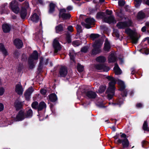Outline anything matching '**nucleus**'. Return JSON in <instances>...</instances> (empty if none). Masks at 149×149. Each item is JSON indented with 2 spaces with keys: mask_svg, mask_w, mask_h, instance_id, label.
Segmentation results:
<instances>
[{
  "mask_svg": "<svg viewBox=\"0 0 149 149\" xmlns=\"http://www.w3.org/2000/svg\"><path fill=\"white\" fill-rule=\"evenodd\" d=\"M4 106L3 104L1 103H0V111L3 110Z\"/></svg>",
  "mask_w": 149,
  "mask_h": 149,
  "instance_id": "obj_54",
  "label": "nucleus"
},
{
  "mask_svg": "<svg viewBox=\"0 0 149 149\" xmlns=\"http://www.w3.org/2000/svg\"><path fill=\"white\" fill-rule=\"evenodd\" d=\"M96 61L102 63L104 62L106 60V58L103 56H100L96 58Z\"/></svg>",
  "mask_w": 149,
  "mask_h": 149,
  "instance_id": "obj_35",
  "label": "nucleus"
},
{
  "mask_svg": "<svg viewBox=\"0 0 149 149\" xmlns=\"http://www.w3.org/2000/svg\"><path fill=\"white\" fill-rule=\"evenodd\" d=\"M46 92L47 91L46 90L43 88L41 89L40 90V93L43 95H45L46 93Z\"/></svg>",
  "mask_w": 149,
  "mask_h": 149,
  "instance_id": "obj_52",
  "label": "nucleus"
},
{
  "mask_svg": "<svg viewBox=\"0 0 149 149\" xmlns=\"http://www.w3.org/2000/svg\"><path fill=\"white\" fill-rule=\"evenodd\" d=\"M117 142L119 143H122L124 148L127 147L129 144V141L127 138L124 139H119L118 140Z\"/></svg>",
  "mask_w": 149,
  "mask_h": 149,
  "instance_id": "obj_17",
  "label": "nucleus"
},
{
  "mask_svg": "<svg viewBox=\"0 0 149 149\" xmlns=\"http://www.w3.org/2000/svg\"><path fill=\"white\" fill-rule=\"evenodd\" d=\"M18 2L15 1H12L10 4L9 7L14 13H18L19 12V8Z\"/></svg>",
  "mask_w": 149,
  "mask_h": 149,
  "instance_id": "obj_6",
  "label": "nucleus"
},
{
  "mask_svg": "<svg viewBox=\"0 0 149 149\" xmlns=\"http://www.w3.org/2000/svg\"><path fill=\"white\" fill-rule=\"evenodd\" d=\"M88 48L87 47H84L81 49V51L84 53L86 52L88 50Z\"/></svg>",
  "mask_w": 149,
  "mask_h": 149,
  "instance_id": "obj_50",
  "label": "nucleus"
},
{
  "mask_svg": "<svg viewBox=\"0 0 149 149\" xmlns=\"http://www.w3.org/2000/svg\"><path fill=\"white\" fill-rule=\"evenodd\" d=\"M66 10L65 9H61L60 10V17H61L63 19L70 18L71 15L69 13H66Z\"/></svg>",
  "mask_w": 149,
  "mask_h": 149,
  "instance_id": "obj_12",
  "label": "nucleus"
},
{
  "mask_svg": "<svg viewBox=\"0 0 149 149\" xmlns=\"http://www.w3.org/2000/svg\"><path fill=\"white\" fill-rule=\"evenodd\" d=\"M14 45L18 49L21 48L23 46V43L22 41L19 38H16L14 41Z\"/></svg>",
  "mask_w": 149,
  "mask_h": 149,
  "instance_id": "obj_13",
  "label": "nucleus"
},
{
  "mask_svg": "<svg viewBox=\"0 0 149 149\" xmlns=\"http://www.w3.org/2000/svg\"><path fill=\"white\" fill-rule=\"evenodd\" d=\"M5 92V89L3 87H0V96L2 95Z\"/></svg>",
  "mask_w": 149,
  "mask_h": 149,
  "instance_id": "obj_48",
  "label": "nucleus"
},
{
  "mask_svg": "<svg viewBox=\"0 0 149 149\" xmlns=\"http://www.w3.org/2000/svg\"><path fill=\"white\" fill-rule=\"evenodd\" d=\"M59 73L60 77H65L68 73V70L67 68L64 66L62 67L60 69Z\"/></svg>",
  "mask_w": 149,
  "mask_h": 149,
  "instance_id": "obj_19",
  "label": "nucleus"
},
{
  "mask_svg": "<svg viewBox=\"0 0 149 149\" xmlns=\"http://www.w3.org/2000/svg\"><path fill=\"white\" fill-rule=\"evenodd\" d=\"M143 129L145 131H149V128L148 127L147 124V122L145 121L143 125Z\"/></svg>",
  "mask_w": 149,
  "mask_h": 149,
  "instance_id": "obj_39",
  "label": "nucleus"
},
{
  "mask_svg": "<svg viewBox=\"0 0 149 149\" xmlns=\"http://www.w3.org/2000/svg\"><path fill=\"white\" fill-rule=\"evenodd\" d=\"M72 45L74 47H77L80 44V43L79 41L76 40L73 41L72 43Z\"/></svg>",
  "mask_w": 149,
  "mask_h": 149,
  "instance_id": "obj_44",
  "label": "nucleus"
},
{
  "mask_svg": "<svg viewBox=\"0 0 149 149\" xmlns=\"http://www.w3.org/2000/svg\"><path fill=\"white\" fill-rule=\"evenodd\" d=\"M120 137L121 138H123L124 139L127 138L126 135L124 134H122L120 135Z\"/></svg>",
  "mask_w": 149,
  "mask_h": 149,
  "instance_id": "obj_60",
  "label": "nucleus"
},
{
  "mask_svg": "<svg viewBox=\"0 0 149 149\" xmlns=\"http://www.w3.org/2000/svg\"><path fill=\"white\" fill-rule=\"evenodd\" d=\"M100 35L97 34H91L90 35V37L93 39V40H94L96 38H98Z\"/></svg>",
  "mask_w": 149,
  "mask_h": 149,
  "instance_id": "obj_41",
  "label": "nucleus"
},
{
  "mask_svg": "<svg viewBox=\"0 0 149 149\" xmlns=\"http://www.w3.org/2000/svg\"><path fill=\"white\" fill-rule=\"evenodd\" d=\"M125 32L130 36V38L133 43H137L139 39L138 33L128 28L126 29Z\"/></svg>",
  "mask_w": 149,
  "mask_h": 149,
  "instance_id": "obj_5",
  "label": "nucleus"
},
{
  "mask_svg": "<svg viewBox=\"0 0 149 149\" xmlns=\"http://www.w3.org/2000/svg\"><path fill=\"white\" fill-rule=\"evenodd\" d=\"M27 10L24 7H22L19 12L20 16L21 18L23 20H24L27 15Z\"/></svg>",
  "mask_w": 149,
  "mask_h": 149,
  "instance_id": "obj_18",
  "label": "nucleus"
},
{
  "mask_svg": "<svg viewBox=\"0 0 149 149\" xmlns=\"http://www.w3.org/2000/svg\"><path fill=\"white\" fill-rule=\"evenodd\" d=\"M67 40L68 43H69L71 42V38L70 36H68L67 38Z\"/></svg>",
  "mask_w": 149,
  "mask_h": 149,
  "instance_id": "obj_55",
  "label": "nucleus"
},
{
  "mask_svg": "<svg viewBox=\"0 0 149 149\" xmlns=\"http://www.w3.org/2000/svg\"><path fill=\"white\" fill-rule=\"evenodd\" d=\"M110 81L109 83V86L108 88L106 93L107 94L108 98L109 100L111 99L114 95L115 88V85L116 81L117 82L118 84L120 87V90L121 91V95L123 97L126 96L127 94V89H125V86L124 82L120 79L116 80L113 77L107 76L106 77Z\"/></svg>",
  "mask_w": 149,
  "mask_h": 149,
  "instance_id": "obj_1",
  "label": "nucleus"
},
{
  "mask_svg": "<svg viewBox=\"0 0 149 149\" xmlns=\"http://www.w3.org/2000/svg\"><path fill=\"white\" fill-rule=\"evenodd\" d=\"M113 70L116 74L119 75L121 73V70L119 67L118 66L117 64H115Z\"/></svg>",
  "mask_w": 149,
  "mask_h": 149,
  "instance_id": "obj_27",
  "label": "nucleus"
},
{
  "mask_svg": "<svg viewBox=\"0 0 149 149\" xmlns=\"http://www.w3.org/2000/svg\"><path fill=\"white\" fill-rule=\"evenodd\" d=\"M135 1V6L136 7H138L141 3L142 0H134Z\"/></svg>",
  "mask_w": 149,
  "mask_h": 149,
  "instance_id": "obj_43",
  "label": "nucleus"
},
{
  "mask_svg": "<svg viewBox=\"0 0 149 149\" xmlns=\"http://www.w3.org/2000/svg\"><path fill=\"white\" fill-rule=\"evenodd\" d=\"M95 20L93 18H88L86 19L85 20V23L82 22V25L86 28L89 29L91 28V25L94 24Z\"/></svg>",
  "mask_w": 149,
  "mask_h": 149,
  "instance_id": "obj_9",
  "label": "nucleus"
},
{
  "mask_svg": "<svg viewBox=\"0 0 149 149\" xmlns=\"http://www.w3.org/2000/svg\"><path fill=\"white\" fill-rule=\"evenodd\" d=\"M145 41H146L149 44V38H145Z\"/></svg>",
  "mask_w": 149,
  "mask_h": 149,
  "instance_id": "obj_64",
  "label": "nucleus"
},
{
  "mask_svg": "<svg viewBox=\"0 0 149 149\" xmlns=\"http://www.w3.org/2000/svg\"><path fill=\"white\" fill-rule=\"evenodd\" d=\"M106 88V86H101L99 89L98 92L100 93H102L104 91Z\"/></svg>",
  "mask_w": 149,
  "mask_h": 149,
  "instance_id": "obj_36",
  "label": "nucleus"
},
{
  "mask_svg": "<svg viewBox=\"0 0 149 149\" xmlns=\"http://www.w3.org/2000/svg\"><path fill=\"white\" fill-rule=\"evenodd\" d=\"M38 22H40V26L39 27L40 28V32H41V31L42 32V22L41 20V19H40L38 17Z\"/></svg>",
  "mask_w": 149,
  "mask_h": 149,
  "instance_id": "obj_49",
  "label": "nucleus"
},
{
  "mask_svg": "<svg viewBox=\"0 0 149 149\" xmlns=\"http://www.w3.org/2000/svg\"><path fill=\"white\" fill-rule=\"evenodd\" d=\"M123 99L120 98L117 101V104L120 105L123 103Z\"/></svg>",
  "mask_w": 149,
  "mask_h": 149,
  "instance_id": "obj_45",
  "label": "nucleus"
},
{
  "mask_svg": "<svg viewBox=\"0 0 149 149\" xmlns=\"http://www.w3.org/2000/svg\"><path fill=\"white\" fill-rule=\"evenodd\" d=\"M46 107V104L45 103L43 102H41L40 103L39 106L38 107V111L41 110Z\"/></svg>",
  "mask_w": 149,
  "mask_h": 149,
  "instance_id": "obj_33",
  "label": "nucleus"
},
{
  "mask_svg": "<svg viewBox=\"0 0 149 149\" xmlns=\"http://www.w3.org/2000/svg\"><path fill=\"white\" fill-rule=\"evenodd\" d=\"M31 20L33 22H37V14L34 13L30 17Z\"/></svg>",
  "mask_w": 149,
  "mask_h": 149,
  "instance_id": "obj_31",
  "label": "nucleus"
},
{
  "mask_svg": "<svg viewBox=\"0 0 149 149\" xmlns=\"http://www.w3.org/2000/svg\"><path fill=\"white\" fill-rule=\"evenodd\" d=\"M106 12L107 14L110 15L109 16H106L105 14L103 13H97L96 17L98 19H103L104 21L106 23L110 24L111 23H115L116 22V20L115 19L113 16L111 15L112 13L111 10L109 11L106 10Z\"/></svg>",
  "mask_w": 149,
  "mask_h": 149,
  "instance_id": "obj_2",
  "label": "nucleus"
},
{
  "mask_svg": "<svg viewBox=\"0 0 149 149\" xmlns=\"http://www.w3.org/2000/svg\"><path fill=\"white\" fill-rule=\"evenodd\" d=\"M111 48L110 44L107 39H106L104 44V50L105 51L109 52Z\"/></svg>",
  "mask_w": 149,
  "mask_h": 149,
  "instance_id": "obj_26",
  "label": "nucleus"
},
{
  "mask_svg": "<svg viewBox=\"0 0 149 149\" xmlns=\"http://www.w3.org/2000/svg\"><path fill=\"white\" fill-rule=\"evenodd\" d=\"M55 5L54 3H51L50 4V9L49 11V13H52L54 11Z\"/></svg>",
  "mask_w": 149,
  "mask_h": 149,
  "instance_id": "obj_37",
  "label": "nucleus"
},
{
  "mask_svg": "<svg viewBox=\"0 0 149 149\" xmlns=\"http://www.w3.org/2000/svg\"><path fill=\"white\" fill-rule=\"evenodd\" d=\"M7 3H6L1 5L0 8V11L2 13L5 12L6 9L7 8Z\"/></svg>",
  "mask_w": 149,
  "mask_h": 149,
  "instance_id": "obj_34",
  "label": "nucleus"
},
{
  "mask_svg": "<svg viewBox=\"0 0 149 149\" xmlns=\"http://www.w3.org/2000/svg\"><path fill=\"white\" fill-rule=\"evenodd\" d=\"M25 118L24 112L22 110H19V112L16 116L17 121H20L22 120Z\"/></svg>",
  "mask_w": 149,
  "mask_h": 149,
  "instance_id": "obj_15",
  "label": "nucleus"
},
{
  "mask_svg": "<svg viewBox=\"0 0 149 149\" xmlns=\"http://www.w3.org/2000/svg\"><path fill=\"white\" fill-rule=\"evenodd\" d=\"M38 2L41 5H43L44 4V2L43 0H38Z\"/></svg>",
  "mask_w": 149,
  "mask_h": 149,
  "instance_id": "obj_61",
  "label": "nucleus"
},
{
  "mask_svg": "<svg viewBox=\"0 0 149 149\" xmlns=\"http://www.w3.org/2000/svg\"><path fill=\"white\" fill-rule=\"evenodd\" d=\"M14 55L16 58H18L19 56V52L17 51H15L14 52Z\"/></svg>",
  "mask_w": 149,
  "mask_h": 149,
  "instance_id": "obj_59",
  "label": "nucleus"
},
{
  "mask_svg": "<svg viewBox=\"0 0 149 149\" xmlns=\"http://www.w3.org/2000/svg\"><path fill=\"white\" fill-rule=\"evenodd\" d=\"M84 93L88 98H94L97 96V95L95 92L91 91H85Z\"/></svg>",
  "mask_w": 149,
  "mask_h": 149,
  "instance_id": "obj_20",
  "label": "nucleus"
},
{
  "mask_svg": "<svg viewBox=\"0 0 149 149\" xmlns=\"http://www.w3.org/2000/svg\"><path fill=\"white\" fill-rule=\"evenodd\" d=\"M77 31L79 33H80L82 31L81 27V26L77 25L76 27Z\"/></svg>",
  "mask_w": 149,
  "mask_h": 149,
  "instance_id": "obj_46",
  "label": "nucleus"
},
{
  "mask_svg": "<svg viewBox=\"0 0 149 149\" xmlns=\"http://www.w3.org/2000/svg\"><path fill=\"white\" fill-rule=\"evenodd\" d=\"M63 24H61L56 26L55 27L56 32L57 33H59L63 31Z\"/></svg>",
  "mask_w": 149,
  "mask_h": 149,
  "instance_id": "obj_28",
  "label": "nucleus"
},
{
  "mask_svg": "<svg viewBox=\"0 0 149 149\" xmlns=\"http://www.w3.org/2000/svg\"><path fill=\"white\" fill-rule=\"evenodd\" d=\"M34 91L33 88L31 86L25 91L24 95L26 100L29 101L30 100L31 96Z\"/></svg>",
  "mask_w": 149,
  "mask_h": 149,
  "instance_id": "obj_10",
  "label": "nucleus"
},
{
  "mask_svg": "<svg viewBox=\"0 0 149 149\" xmlns=\"http://www.w3.org/2000/svg\"><path fill=\"white\" fill-rule=\"evenodd\" d=\"M132 23L131 21H129L128 23L126 22H119L117 25V27L119 29L123 28L126 26H130Z\"/></svg>",
  "mask_w": 149,
  "mask_h": 149,
  "instance_id": "obj_14",
  "label": "nucleus"
},
{
  "mask_svg": "<svg viewBox=\"0 0 149 149\" xmlns=\"http://www.w3.org/2000/svg\"><path fill=\"white\" fill-rule=\"evenodd\" d=\"M38 58H39V68H38V72L42 69L44 65H47L48 62V59L47 58L45 59L41 55L40 53H39V55L38 54Z\"/></svg>",
  "mask_w": 149,
  "mask_h": 149,
  "instance_id": "obj_7",
  "label": "nucleus"
},
{
  "mask_svg": "<svg viewBox=\"0 0 149 149\" xmlns=\"http://www.w3.org/2000/svg\"><path fill=\"white\" fill-rule=\"evenodd\" d=\"M103 43V41L101 40L98 39L95 40L93 45V48L92 52L93 55L98 54L101 52V47Z\"/></svg>",
  "mask_w": 149,
  "mask_h": 149,
  "instance_id": "obj_3",
  "label": "nucleus"
},
{
  "mask_svg": "<svg viewBox=\"0 0 149 149\" xmlns=\"http://www.w3.org/2000/svg\"><path fill=\"white\" fill-rule=\"evenodd\" d=\"M24 114L25 118H31L33 115L32 110L30 108L28 107L26 109Z\"/></svg>",
  "mask_w": 149,
  "mask_h": 149,
  "instance_id": "obj_22",
  "label": "nucleus"
},
{
  "mask_svg": "<svg viewBox=\"0 0 149 149\" xmlns=\"http://www.w3.org/2000/svg\"><path fill=\"white\" fill-rule=\"evenodd\" d=\"M2 28L3 32L6 33H9L11 29L10 25L7 24H3Z\"/></svg>",
  "mask_w": 149,
  "mask_h": 149,
  "instance_id": "obj_21",
  "label": "nucleus"
},
{
  "mask_svg": "<svg viewBox=\"0 0 149 149\" xmlns=\"http://www.w3.org/2000/svg\"><path fill=\"white\" fill-rule=\"evenodd\" d=\"M0 51L5 56H6L8 55V52L6 49L4 45L1 43H0Z\"/></svg>",
  "mask_w": 149,
  "mask_h": 149,
  "instance_id": "obj_24",
  "label": "nucleus"
},
{
  "mask_svg": "<svg viewBox=\"0 0 149 149\" xmlns=\"http://www.w3.org/2000/svg\"><path fill=\"white\" fill-rule=\"evenodd\" d=\"M118 15L121 18V19H122L124 17V15L122 14V12L120 11L119 13H118Z\"/></svg>",
  "mask_w": 149,
  "mask_h": 149,
  "instance_id": "obj_51",
  "label": "nucleus"
},
{
  "mask_svg": "<svg viewBox=\"0 0 149 149\" xmlns=\"http://www.w3.org/2000/svg\"><path fill=\"white\" fill-rule=\"evenodd\" d=\"M13 106L16 111L21 110L23 108V104L19 98L16 99L14 101Z\"/></svg>",
  "mask_w": 149,
  "mask_h": 149,
  "instance_id": "obj_8",
  "label": "nucleus"
},
{
  "mask_svg": "<svg viewBox=\"0 0 149 149\" xmlns=\"http://www.w3.org/2000/svg\"><path fill=\"white\" fill-rule=\"evenodd\" d=\"M145 17V14L142 11H139L138 14L137 18L138 19H142Z\"/></svg>",
  "mask_w": 149,
  "mask_h": 149,
  "instance_id": "obj_30",
  "label": "nucleus"
},
{
  "mask_svg": "<svg viewBox=\"0 0 149 149\" xmlns=\"http://www.w3.org/2000/svg\"><path fill=\"white\" fill-rule=\"evenodd\" d=\"M146 30V27L145 26L142 27L141 29V31L142 32H145Z\"/></svg>",
  "mask_w": 149,
  "mask_h": 149,
  "instance_id": "obj_58",
  "label": "nucleus"
},
{
  "mask_svg": "<svg viewBox=\"0 0 149 149\" xmlns=\"http://www.w3.org/2000/svg\"><path fill=\"white\" fill-rule=\"evenodd\" d=\"M116 59L115 54L111 53L108 57V61L109 63L115 62Z\"/></svg>",
  "mask_w": 149,
  "mask_h": 149,
  "instance_id": "obj_25",
  "label": "nucleus"
},
{
  "mask_svg": "<svg viewBox=\"0 0 149 149\" xmlns=\"http://www.w3.org/2000/svg\"><path fill=\"white\" fill-rule=\"evenodd\" d=\"M142 106L143 105L142 104L140 103H139L137 104L136 107L138 108H140L142 107Z\"/></svg>",
  "mask_w": 149,
  "mask_h": 149,
  "instance_id": "obj_56",
  "label": "nucleus"
},
{
  "mask_svg": "<svg viewBox=\"0 0 149 149\" xmlns=\"http://www.w3.org/2000/svg\"><path fill=\"white\" fill-rule=\"evenodd\" d=\"M53 47L54 49V52L56 53L61 50V47L57 38L55 39L53 42Z\"/></svg>",
  "mask_w": 149,
  "mask_h": 149,
  "instance_id": "obj_11",
  "label": "nucleus"
},
{
  "mask_svg": "<svg viewBox=\"0 0 149 149\" xmlns=\"http://www.w3.org/2000/svg\"><path fill=\"white\" fill-rule=\"evenodd\" d=\"M97 105L100 108H103L105 107L102 104H97Z\"/></svg>",
  "mask_w": 149,
  "mask_h": 149,
  "instance_id": "obj_62",
  "label": "nucleus"
},
{
  "mask_svg": "<svg viewBox=\"0 0 149 149\" xmlns=\"http://www.w3.org/2000/svg\"><path fill=\"white\" fill-rule=\"evenodd\" d=\"M67 9L68 10H72V7L71 6H68L67 7Z\"/></svg>",
  "mask_w": 149,
  "mask_h": 149,
  "instance_id": "obj_63",
  "label": "nucleus"
},
{
  "mask_svg": "<svg viewBox=\"0 0 149 149\" xmlns=\"http://www.w3.org/2000/svg\"><path fill=\"white\" fill-rule=\"evenodd\" d=\"M69 56L71 60L74 61V57L75 56V54L73 49H71L70 51Z\"/></svg>",
  "mask_w": 149,
  "mask_h": 149,
  "instance_id": "obj_32",
  "label": "nucleus"
},
{
  "mask_svg": "<svg viewBox=\"0 0 149 149\" xmlns=\"http://www.w3.org/2000/svg\"><path fill=\"white\" fill-rule=\"evenodd\" d=\"M113 36H116L118 38L119 37V34L118 30L116 29H114L113 30Z\"/></svg>",
  "mask_w": 149,
  "mask_h": 149,
  "instance_id": "obj_40",
  "label": "nucleus"
},
{
  "mask_svg": "<svg viewBox=\"0 0 149 149\" xmlns=\"http://www.w3.org/2000/svg\"><path fill=\"white\" fill-rule=\"evenodd\" d=\"M39 113V120H42L44 119L43 115L42 114V115H40V114L39 113Z\"/></svg>",
  "mask_w": 149,
  "mask_h": 149,
  "instance_id": "obj_57",
  "label": "nucleus"
},
{
  "mask_svg": "<svg viewBox=\"0 0 149 149\" xmlns=\"http://www.w3.org/2000/svg\"><path fill=\"white\" fill-rule=\"evenodd\" d=\"M31 107L33 109H37V101L33 102L31 104Z\"/></svg>",
  "mask_w": 149,
  "mask_h": 149,
  "instance_id": "obj_42",
  "label": "nucleus"
},
{
  "mask_svg": "<svg viewBox=\"0 0 149 149\" xmlns=\"http://www.w3.org/2000/svg\"><path fill=\"white\" fill-rule=\"evenodd\" d=\"M49 98L50 101L55 102L57 99L56 95L54 93H52L49 95Z\"/></svg>",
  "mask_w": 149,
  "mask_h": 149,
  "instance_id": "obj_29",
  "label": "nucleus"
},
{
  "mask_svg": "<svg viewBox=\"0 0 149 149\" xmlns=\"http://www.w3.org/2000/svg\"><path fill=\"white\" fill-rule=\"evenodd\" d=\"M77 69L79 72H81L83 71L84 70V67L83 66L78 64L77 66Z\"/></svg>",
  "mask_w": 149,
  "mask_h": 149,
  "instance_id": "obj_38",
  "label": "nucleus"
},
{
  "mask_svg": "<svg viewBox=\"0 0 149 149\" xmlns=\"http://www.w3.org/2000/svg\"><path fill=\"white\" fill-rule=\"evenodd\" d=\"M37 60V51L36 50H34L30 55L28 59V62L29 65V68L30 69H32L34 68L35 66V61Z\"/></svg>",
  "mask_w": 149,
  "mask_h": 149,
  "instance_id": "obj_4",
  "label": "nucleus"
},
{
  "mask_svg": "<svg viewBox=\"0 0 149 149\" xmlns=\"http://www.w3.org/2000/svg\"><path fill=\"white\" fill-rule=\"evenodd\" d=\"M15 91L18 94L22 95L23 91L22 86L19 84H17L15 86Z\"/></svg>",
  "mask_w": 149,
  "mask_h": 149,
  "instance_id": "obj_23",
  "label": "nucleus"
},
{
  "mask_svg": "<svg viewBox=\"0 0 149 149\" xmlns=\"http://www.w3.org/2000/svg\"><path fill=\"white\" fill-rule=\"evenodd\" d=\"M118 5L120 6H123L125 4V2L123 0H120L118 2Z\"/></svg>",
  "mask_w": 149,
  "mask_h": 149,
  "instance_id": "obj_47",
  "label": "nucleus"
},
{
  "mask_svg": "<svg viewBox=\"0 0 149 149\" xmlns=\"http://www.w3.org/2000/svg\"><path fill=\"white\" fill-rule=\"evenodd\" d=\"M67 29L68 31L71 32L73 31V27L72 26L70 25L67 28Z\"/></svg>",
  "mask_w": 149,
  "mask_h": 149,
  "instance_id": "obj_53",
  "label": "nucleus"
},
{
  "mask_svg": "<svg viewBox=\"0 0 149 149\" xmlns=\"http://www.w3.org/2000/svg\"><path fill=\"white\" fill-rule=\"evenodd\" d=\"M95 67L97 70H100L102 71L107 72L109 70L108 67L103 65L97 64L95 66Z\"/></svg>",
  "mask_w": 149,
  "mask_h": 149,
  "instance_id": "obj_16",
  "label": "nucleus"
}]
</instances>
